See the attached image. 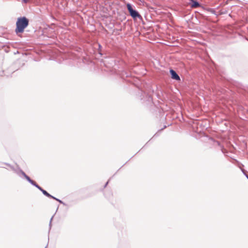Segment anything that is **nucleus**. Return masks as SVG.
<instances>
[{
    "instance_id": "1",
    "label": "nucleus",
    "mask_w": 248,
    "mask_h": 248,
    "mask_svg": "<svg viewBox=\"0 0 248 248\" xmlns=\"http://www.w3.org/2000/svg\"><path fill=\"white\" fill-rule=\"evenodd\" d=\"M29 20L25 16L18 17L16 22L15 32L17 34L23 32L24 30L28 26Z\"/></svg>"
},
{
    "instance_id": "2",
    "label": "nucleus",
    "mask_w": 248,
    "mask_h": 248,
    "mask_svg": "<svg viewBox=\"0 0 248 248\" xmlns=\"http://www.w3.org/2000/svg\"><path fill=\"white\" fill-rule=\"evenodd\" d=\"M12 169L19 176L21 177V176H23L31 185L35 186L39 190H42V188L39 186L35 181L31 179L30 177L28 176L22 170L19 169H15L13 167H12Z\"/></svg>"
},
{
    "instance_id": "3",
    "label": "nucleus",
    "mask_w": 248,
    "mask_h": 248,
    "mask_svg": "<svg viewBox=\"0 0 248 248\" xmlns=\"http://www.w3.org/2000/svg\"><path fill=\"white\" fill-rule=\"evenodd\" d=\"M12 169L19 176L21 177V176H23L31 185L35 186L39 190H42V188L39 186L35 181L31 179L30 177L28 176L22 170L19 169H15L13 167H12Z\"/></svg>"
},
{
    "instance_id": "4",
    "label": "nucleus",
    "mask_w": 248,
    "mask_h": 248,
    "mask_svg": "<svg viewBox=\"0 0 248 248\" xmlns=\"http://www.w3.org/2000/svg\"><path fill=\"white\" fill-rule=\"evenodd\" d=\"M127 9L129 12L130 16L133 18L134 20H136L137 18L140 19H142V17L138 11L134 9V6L131 3H127L126 4Z\"/></svg>"
},
{
    "instance_id": "5",
    "label": "nucleus",
    "mask_w": 248,
    "mask_h": 248,
    "mask_svg": "<svg viewBox=\"0 0 248 248\" xmlns=\"http://www.w3.org/2000/svg\"><path fill=\"white\" fill-rule=\"evenodd\" d=\"M170 73L171 75V78L177 81L180 80V77L174 70L171 69H170Z\"/></svg>"
},
{
    "instance_id": "6",
    "label": "nucleus",
    "mask_w": 248,
    "mask_h": 248,
    "mask_svg": "<svg viewBox=\"0 0 248 248\" xmlns=\"http://www.w3.org/2000/svg\"><path fill=\"white\" fill-rule=\"evenodd\" d=\"M189 4L192 8H196L201 6L200 3L197 0H189Z\"/></svg>"
},
{
    "instance_id": "7",
    "label": "nucleus",
    "mask_w": 248,
    "mask_h": 248,
    "mask_svg": "<svg viewBox=\"0 0 248 248\" xmlns=\"http://www.w3.org/2000/svg\"><path fill=\"white\" fill-rule=\"evenodd\" d=\"M43 194L48 198L52 197V196L48 193L46 190L42 188V190H40Z\"/></svg>"
},
{
    "instance_id": "8",
    "label": "nucleus",
    "mask_w": 248,
    "mask_h": 248,
    "mask_svg": "<svg viewBox=\"0 0 248 248\" xmlns=\"http://www.w3.org/2000/svg\"><path fill=\"white\" fill-rule=\"evenodd\" d=\"M50 198L53 199L58 201L59 202H60L61 204H64V203L62 201H61V200H60L58 198H56V197H55L53 196H52V197H50Z\"/></svg>"
},
{
    "instance_id": "9",
    "label": "nucleus",
    "mask_w": 248,
    "mask_h": 248,
    "mask_svg": "<svg viewBox=\"0 0 248 248\" xmlns=\"http://www.w3.org/2000/svg\"><path fill=\"white\" fill-rule=\"evenodd\" d=\"M98 53H99L100 55H102V53H101V48H102V46H101V45H100V44H98Z\"/></svg>"
},
{
    "instance_id": "10",
    "label": "nucleus",
    "mask_w": 248,
    "mask_h": 248,
    "mask_svg": "<svg viewBox=\"0 0 248 248\" xmlns=\"http://www.w3.org/2000/svg\"><path fill=\"white\" fill-rule=\"evenodd\" d=\"M242 171L243 172V173L245 175L246 177L248 179V175L246 173L245 170H244L242 169Z\"/></svg>"
},
{
    "instance_id": "11",
    "label": "nucleus",
    "mask_w": 248,
    "mask_h": 248,
    "mask_svg": "<svg viewBox=\"0 0 248 248\" xmlns=\"http://www.w3.org/2000/svg\"><path fill=\"white\" fill-rule=\"evenodd\" d=\"M22 1L25 3H27L29 2V0H22Z\"/></svg>"
},
{
    "instance_id": "12",
    "label": "nucleus",
    "mask_w": 248,
    "mask_h": 248,
    "mask_svg": "<svg viewBox=\"0 0 248 248\" xmlns=\"http://www.w3.org/2000/svg\"><path fill=\"white\" fill-rule=\"evenodd\" d=\"M52 219H53V217L51 218L50 220V222H49L50 228H51V221L52 220Z\"/></svg>"
},
{
    "instance_id": "13",
    "label": "nucleus",
    "mask_w": 248,
    "mask_h": 248,
    "mask_svg": "<svg viewBox=\"0 0 248 248\" xmlns=\"http://www.w3.org/2000/svg\"><path fill=\"white\" fill-rule=\"evenodd\" d=\"M108 182H109V180L106 183V184L104 186V187H106L108 185Z\"/></svg>"
}]
</instances>
